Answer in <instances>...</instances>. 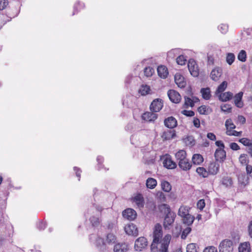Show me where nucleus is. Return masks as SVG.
Returning a JSON list of instances; mask_svg holds the SVG:
<instances>
[{
	"instance_id": "1",
	"label": "nucleus",
	"mask_w": 252,
	"mask_h": 252,
	"mask_svg": "<svg viewBox=\"0 0 252 252\" xmlns=\"http://www.w3.org/2000/svg\"><path fill=\"white\" fill-rule=\"evenodd\" d=\"M195 208L188 206H181L178 211V215L182 218L186 219V220H194L195 217L192 215Z\"/></svg>"
},
{
	"instance_id": "2",
	"label": "nucleus",
	"mask_w": 252,
	"mask_h": 252,
	"mask_svg": "<svg viewBox=\"0 0 252 252\" xmlns=\"http://www.w3.org/2000/svg\"><path fill=\"white\" fill-rule=\"evenodd\" d=\"M94 210L96 211V214L90 217V220H99V216L101 212L103 210V208L99 205L93 204L85 213V216L86 217H89L90 215H91L93 213H94Z\"/></svg>"
},
{
	"instance_id": "3",
	"label": "nucleus",
	"mask_w": 252,
	"mask_h": 252,
	"mask_svg": "<svg viewBox=\"0 0 252 252\" xmlns=\"http://www.w3.org/2000/svg\"><path fill=\"white\" fill-rule=\"evenodd\" d=\"M219 252H232L233 251V242L229 239H224L220 244Z\"/></svg>"
},
{
	"instance_id": "4",
	"label": "nucleus",
	"mask_w": 252,
	"mask_h": 252,
	"mask_svg": "<svg viewBox=\"0 0 252 252\" xmlns=\"http://www.w3.org/2000/svg\"><path fill=\"white\" fill-rule=\"evenodd\" d=\"M95 238V246L100 252H105L107 250V246L104 241V239L100 237L95 238L94 234H91L89 236V239Z\"/></svg>"
},
{
	"instance_id": "5",
	"label": "nucleus",
	"mask_w": 252,
	"mask_h": 252,
	"mask_svg": "<svg viewBox=\"0 0 252 252\" xmlns=\"http://www.w3.org/2000/svg\"><path fill=\"white\" fill-rule=\"evenodd\" d=\"M163 107V101L161 98L154 99L150 105V110L153 112H159Z\"/></svg>"
},
{
	"instance_id": "6",
	"label": "nucleus",
	"mask_w": 252,
	"mask_h": 252,
	"mask_svg": "<svg viewBox=\"0 0 252 252\" xmlns=\"http://www.w3.org/2000/svg\"><path fill=\"white\" fill-rule=\"evenodd\" d=\"M161 207L162 211L165 214L164 220H174L176 218V214L172 211L170 207L166 204H163Z\"/></svg>"
},
{
	"instance_id": "7",
	"label": "nucleus",
	"mask_w": 252,
	"mask_h": 252,
	"mask_svg": "<svg viewBox=\"0 0 252 252\" xmlns=\"http://www.w3.org/2000/svg\"><path fill=\"white\" fill-rule=\"evenodd\" d=\"M148 245L147 239L144 237H140L135 241L134 249L137 251H141Z\"/></svg>"
},
{
	"instance_id": "8",
	"label": "nucleus",
	"mask_w": 252,
	"mask_h": 252,
	"mask_svg": "<svg viewBox=\"0 0 252 252\" xmlns=\"http://www.w3.org/2000/svg\"><path fill=\"white\" fill-rule=\"evenodd\" d=\"M188 66L190 74L194 77H197L199 75V69L195 61L194 60H189Z\"/></svg>"
},
{
	"instance_id": "9",
	"label": "nucleus",
	"mask_w": 252,
	"mask_h": 252,
	"mask_svg": "<svg viewBox=\"0 0 252 252\" xmlns=\"http://www.w3.org/2000/svg\"><path fill=\"white\" fill-rule=\"evenodd\" d=\"M122 215L124 219L128 220H134L137 217L136 212L130 208L124 210L122 212Z\"/></svg>"
},
{
	"instance_id": "10",
	"label": "nucleus",
	"mask_w": 252,
	"mask_h": 252,
	"mask_svg": "<svg viewBox=\"0 0 252 252\" xmlns=\"http://www.w3.org/2000/svg\"><path fill=\"white\" fill-rule=\"evenodd\" d=\"M167 95L170 101L174 103H179L181 100L180 94L175 90H169L167 92Z\"/></svg>"
},
{
	"instance_id": "11",
	"label": "nucleus",
	"mask_w": 252,
	"mask_h": 252,
	"mask_svg": "<svg viewBox=\"0 0 252 252\" xmlns=\"http://www.w3.org/2000/svg\"><path fill=\"white\" fill-rule=\"evenodd\" d=\"M126 233L129 235L137 236L138 235V230L136 225L132 223L128 224L125 227Z\"/></svg>"
},
{
	"instance_id": "12",
	"label": "nucleus",
	"mask_w": 252,
	"mask_h": 252,
	"mask_svg": "<svg viewBox=\"0 0 252 252\" xmlns=\"http://www.w3.org/2000/svg\"><path fill=\"white\" fill-rule=\"evenodd\" d=\"M158 115L155 112H146L144 113L141 116L142 119L149 122H154L158 118Z\"/></svg>"
},
{
	"instance_id": "13",
	"label": "nucleus",
	"mask_w": 252,
	"mask_h": 252,
	"mask_svg": "<svg viewBox=\"0 0 252 252\" xmlns=\"http://www.w3.org/2000/svg\"><path fill=\"white\" fill-rule=\"evenodd\" d=\"M163 166L167 169H175L177 167V164L172 160L171 157L168 155L167 156L163 161Z\"/></svg>"
},
{
	"instance_id": "14",
	"label": "nucleus",
	"mask_w": 252,
	"mask_h": 252,
	"mask_svg": "<svg viewBox=\"0 0 252 252\" xmlns=\"http://www.w3.org/2000/svg\"><path fill=\"white\" fill-rule=\"evenodd\" d=\"M214 156L216 161L223 162L226 158V152L224 149H216Z\"/></svg>"
},
{
	"instance_id": "15",
	"label": "nucleus",
	"mask_w": 252,
	"mask_h": 252,
	"mask_svg": "<svg viewBox=\"0 0 252 252\" xmlns=\"http://www.w3.org/2000/svg\"><path fill=\"white\" fill-rule=\"evenodd\" d=\"M164 124L167 127L171 129L177 126V121L174 117L170 116L164 120Z\"/></svg>"
},
{
	"instance_id": "16",
	"label": "nucleus",
	"mask_w": 252,
	"mask_h": 252,
	"mask_svg": "<svg viewBox=\"0 0 252 252\" xmlns=\"http://www.w3.org/2000/svg\"><path fill=\"white\" fill-rule=\"evenodd\" d=\"M220 164L216 161L211 162L208 166V172L212 175H216L219 171Z\"/></svg>"
},
{
	"instance_id": "17",
	"label": "nucleus",
	"mask_w": 252,
	"mask_h": 252,
	"mask_svg": "<svg viewBox=\"0 0 252 252\" xmlns=\"http://www.w3.org/2000/svg\"><path fill=\"white\" fill-rule=\"evenodd\" d=\"M243 95V93L242 92H240L238 94H236L234 97V104L238 108H241L244 106L243 102L242 100Z\"/></svg>"
},
{
	"instance_id": "18",
	"label": "nucleus",
	"mask_w": 252,
	"mask_h": 252,
	"mask_svg": "<svg viewBox=\"0 0 252 252\" xmlns=\"http://www.w3.org/2000/svg\"><path fill=\"white\" fill-rule=\"evenodd\" d=\"M175 82L178 86L180 88H184L186 85V82L184 78L181 74L176 73L175 75Z\"/></svg>"
},
{
	"instance_id": "19",
	"label": "nucleus",
	"mask_w": 252,
	"mask_h": 252,
	"mask_svg": "<svg viewBox=\"0 0 252 252\" xmlns=\"http://www.w3.org/2000/svg\"><path fill=\"white\" fill-rule=\"evenodd\" d=\"M179 167L184 171H188L191 167V164L189 162V160L186 158L182 161L178 162Z\"/></svg>"
},
{
	"instance_id": "20",
	"label": "nucleus",
	"mask_w": 252,
	"mask_h": 252,
	"mask_svg": "<svg viewBox=\"0 0 252 252\" xmlns=\"http://www.w3.org/2000/svg\"><path fill=\"white\" fill-rule=\"evenodd\" d=\"M133 202L135 203L139 208H142L144 205V199L141 194H138L133 198Z\"/></svg>"
},
{
	"instance_id": "21",
	"label": "nucleus",
	"mask_w": 252,
	"mask_h": 252,
	"mask_svg": "<svg viewBox=\"0 0 252 252\" xmlns=\"http://www.w3.org/2000/svg\"><path fill=\"white\" fill-rule=\"evenodd\" d=\"M128 246L126 243H118L114 247V252H126L128 250Z\"/></svg>"
},
{
	"instance_id": "22",
	"label": "nucleus",
	"mask_w": 252,
	"mask_h": 252,
	"mask_svg": "<svg viewBox=\"0 0 252 252\" xmlns=\"http://www.w3.org/2000/svg\"><path fill=\"white\" fill-rule=\"evenodd\" d=\"M158 75L162 78H165L168 74L167 67L164 65H160L157 68Z\"/></svg>"
},
{
	"instance_id": "23",
	"label": "nucleus",
	"mask_w": 252,
	"mask_h": 252,
	"mask_svg": "<svg viewBox=\"0 0 252 252\" xmlns=\"http://www.w3.org/2000/svg\"><path fill=\"white\" fill-rule=\"evenodd\" d=\"M221 75V70L219 68L213 69L210 74L211 78L214 81H218Z\"/></svg>"
},
{
	"instance_id": "24",
	"label": "nucleus",
	"mask_w": 252,
	"mask_h": 252,
	"mask_svg": "<svg viewBox=\"0 0 252 252\" xmlns=\"http://www.w3.org/2000/svg\"><path fill=\"white\" fill-rule=\"evenodd\" d=\"M219 99L221 101H227L230 100L233 97V94L230 92L221 93L219 95Z\"/></svg>"
},
{
	"instance_id": "25",
	"label": "nucleus",
	"mask_w": 252,
	"mask_h": 252,
	"mask_svg": "<svg viewBox=\"0 0 252 252\" xmlns=\"http://www.w3.org/2000/svg\"><path fill=\"white\" fill-rule=\"evenodd\" d=\"M176 136L174 130H167L165 131L162 135V137L165 140H170Z\"/></svg>"
},
{
	"instance_id": "26",
	"label": "nucleus",
	"mask_w": 252,
	"mask_h": 252,
	"mask_svg": "<svg viewBox=\"0 0 252 252\" xmlns=\"http://www.w3.org/2000/svg\"><path fill=\"white\" fill-rule=\"evenodd\" d=\"M202 97L205 100H209L211 98V90L209 88H202L200 90Z\"/></svg>"
},
{
	"instance_id": "27",
	"label": "nucleus",
	"mask_w": 252,
	"mask_h": 252,
	"mask_svg": "<svg viewBox=\"0 0 252 252\" xmlns=\"http://www.w3.org/2000/svg\"><path fill=\"white\" fill-rule=\"evenodd\" d=\"M239 252H250L251 248L249 242H245L241 244L239 247Z\"/></svg>"
},
{
	"instance_id": "28",
	"label": "nucleus",
	"mask_w": 252,
	"mask_h": 252,
	"mask_svg": "<svg viewBox=\"0 0 252 252\" xmlns=\"http://www.w3.org/2000/svg\"><path fill=\"white\" fill-rule=\"evenodd\" d=\"M187 154L185 151L184 150H179L178 152H177L175 154V157L177 160L179 162L180 161H182L184 159L187 158Z\"/></svg>"
},
{
	"instance_id": "29",
	"label": "nucleus",
	"mask_w": 252,
	"mask_h": 252,
	"mask_svg": "<svg viewBox=\"0 0 252 252\" xmlns=\"http://www.w3.org/2000/svg\"><path fill=\"white\" fill-rule=\"evenodd\" d=\"M192 161L194 164L199 165L203 161V158L200 154H194L192 158Z\"/></svg>"
},
{
	"instance_id": "30",
	"label": "nucleus",
	"mask_w": 252,
	"mask_h": 252,
	"mask_svg": "<svg viewBox=\"0 0 252 252\" xmlns=\"http://www.w3.org/2000/svg\"><path fill=\"white\" fill-rule=\"evenodd\" d=\"M151 91L150 87L147 85H142L139 90V93L142 95H146L149 94Z\"/></svg>"
},
{
	"instance_id": "31",
	"label": "nucleus",
	"mask_w": 252,
	"mask_h": 252,
	"mask_svg": "<svg viewBox=\"0 0 252 252\" xmlns=\"http://www.w3.org/2000/svg\"><path fill=\"white\" fill-rule=\"evenodd\" d=\"M157 180L153 178H149L146 181V186L148 188L153 189L157 186Z\"/></svg>"
},
{
	"instance_id": "32",
	"label": "nucleus",
	"mask_w": 252,
	"mask_h": 252,
	"mask_svg": "<svg viewBox=\"0 0 252 252\" xmlns=\"http://www.w3.org/2000/svg\"><path fill=\"white\" fill-rule=\"evenodd\" d=\"M222 184L226 187L232 186L233 181L231 177L228 176L223 177L222 179Z\"/></svg>"
},
{
	"instance_id": "33",
	"label": "nucleus",
	"mask_w": 252,
	"mask_h": 252,
	"mask_svg": "<svg viewBox=\"0 0 252 252\" xmlns=\"http://www.w3.org/2000/svg\"><path fill=\"white\" fill-rule=\"evenodd\" d=\"M85 7V4L83 3H81L80 1H78L74 5L73 12L72 15H74L77 14L80 10L83 8Z\"/></svg>"
},
{
	"instance_id": "34",
	"label": "nucleus",
	"mask_w": 252,
	"mask_h": 252,
	"mask_svg": "<svg viewBox=\"0 0 252 252\" xmlns=\"http://www.w3.org/2000/svg\"><path fill=\"white\" fill-rule=\"evenodd\" d=\"M161 186L162 189L165 192H168L171 190L170 184L166 181H161Z\"/></svg>"
},
{
	"instance_id": "35",
	"label": "nucleus",
	"mask_w": 252,
	"mask_h": 252,
	"mask_svg": "<svg viewBox=\"0 0 252 252\" xmlns=\"http://www.w3.org/2000/svg\"><path fill=\"white\" fill-rule=\"evenodd\" d=\"M106 242L109 245L115 244L116 241V237L113 233H108L106 236Z\"/></svg>"
},
{
	"instance_id": "36",
	"label": "nucleus",
	"mask_w": 252,
	"mask_h": 252,
	"mask_svg": "<svg viewBox=\"0 0 252 252\" xmlns=\"http://www.w3.org/2000/svg\"><path fill=\"white\" fill-rule=\"evenodd\" d=\"M179 54V50L178 49H173L167 53V58L168 59H174Z\"/></svg>"
},
{
	"instance_id": "37",
	"label": "nucleus",
	"mask_w": 252,
	"mask_h": 252,
	"mask_svg": "<svg viewBox=\"0 0 252 252\" xmlns=\"http://www.w3.org/2000/svg\"><path fill=\"white\" fill-rule=\"evenodd\" d=\"M154 235L162 236V226L159 223H157L154 228Z\"/></svg>"
},
{
	"instance_id": "38",
	"label": "nucleus",
	"mask_w": 252,
	"mask_h": 252,
	"mask_svg": "<svg viewBox=\"0 0 252 252\" xmlns=\"http://www.w3.org/2000/svg\"><path fill=\"white\" fill-rule=\"evenodd\" d=\"M198 248V247L197 248L196 244L190 243L187 246V252H198L197 250Z\"/></svg>"
},
{
	"instance_id": "39",
	"label": "nucleus",
	"mask_w": 252,
	"mask_h": 252,
	"mask_svg": "<svg viewBox=\"0 0 252 252\" xmlns=\"http://www.w3.org/2000/svg\"><path fill=\"white\" fill-rule=\"evenodd\" d=\"M182 231V226L177 224L172 230V235L173 237H178L181 234Z\"/></svg>"
},
{
	"instance_id": "40",
	"label": "nucleus",
	"mask_w": 252,
	"mask_h": 252,
	"mask_svg": "<svg viewBox=\"0 0 252 252\" xmlns=\"http://www.w3.org/2000/svg\"><path fill=\"white\" fill-rule=\"evenodd\" d=\"M227 87V83L226 81H223L218 87L216 94H218L222 93V92L225 90Z\"/></svg>"
},
{
	"instance_id": "41",
	"label": "nucleus",
	"mask_w": 252,
	"mask_h": 252,
	"mask_svg": "<svg viewBox=\"0 0 252 252\" xmlns=\"http://www.w3.org/2000/svg\"><path fill=\"white\" fill-rule=\"evenodd\" d=\"M225 126L227 130H232V129H235L236 127L235 125L233 123L232 120L230 119L226 120Z\"/></svg>"
},
{
	"instance_id": "42",
	"label": "nucleus",
	"mask_w": 252,
	"mask_h": 252,
	"mask_svg": "<svg viewBox=\"0 0 252 252\" xmlns=\"http://www.w3.org/2000/svg\"><path fill=\"white\" fill-rule=\"evenodd\" d=\"M235 56L233 53H229L226 55V61L229 65H231L234 62Z\"/></svg>"
},
{
	"instance_id": "43",
	"label": "nucleus",
	"mask_w": 252,
	"mask_h": 252,
	"mask_svg": "<svg viewBox=\"0 0 252 252\" xmlns=\"http://www.w3.org/2000/svg\"><path fill=\"white\" fill-rule=\"evenodd\" d=\"M196 172L200 176L205 178L208 176V172L204 167H199L197 168Z\"/></svg>"
},
{
	"instance_id": "44",
	"label": "nucleus",
	"mask_w": 252,
	"mask_h": 252,
	"mask_svg": "<svg viewBox=\"0 0 252 252\" xmlns=\"http://www.w3.org/2000/svg\"><path fill=\"white\" fill-rule=\"evenodd\" d=\"M154 71V69L150 66L146 67L144 69V75L147 77L152 76Z\"/></svg>"
},
{
	"instance_id": "45",
	"label": "nucleus",
	"mask_w": 252,
	"mask_h": 252,
	"mask_svg": "<svg viewBox=\"0 0 252 252\" xmlns=\"http://www.w3.org/2000/svg\"><path fill=\"white\" fill-rule=\"evenodd\" d=\"M239 160L241 164L243 165H247L249 162V160L247 158V155L246 154H241Z\"/></svg>"
},
{
	"instance_id": "46",
	"label": "nucleus",
	"mask_w": 252,
	"mask_h": 252,
	"mask_svg": "<svg viewBox=\"0 0 252 252\" xmlns=\"http://www.w3.org/2000/svg\"><path fill=\"white\" fill-rule=\"evenodd\" d=\"M185 98V103H184V107L188 108L189 106H190L191 107L194 106L193 102L191 98H190L188 96H185L184 97Z\"/></svg>"
},
{
	"instance_id": "47",
	"label": "nucleus",
	"mask_w": 252,
	"mask_h": 252,
	"mask_svg": "<svg viewBox=\"0 0 252 252\" xmlns=\"http://www.w3.org/2000/svg\"><path fill=\"white\" fill-rule=\"evenodd\" d=\"M97 162V169L100 170L104 168V165L102 164L104 161V158L101 156H98L96 158Z\"/></svg>"
},
{
	"instance_id": "48",
	"label": "nucleus",
	"mask_w": 252,
	"mask_h": 252,
	"mask_svg": "<svg viewBox=\"0 0 252 252\" xmlns=\"http://www.w3.org/2000/svg\"><path fill=\"white\" fill-rule=\"evenodd\" d=\"M237 58L240 61L245 62L246 61L247 58L246 52L244 50H242L239 53Z\"/></svg>"
},
{
	"instance_id": "49",
	"label": "nucleus",
	"mask_w": 252,
	"mask_h": 252,
	"mask_svg": "<svg viewBox=\"0 0 252 252\" xmlns=\"http://www.w3.org/2000/svg\"><path fill=\"white\" fill-rule=\"evenodd\" d=\"M238 180L242 184L244 185H246L249 183V178L245 174L240 175L238 177Z\"/></svg>"
},
{
	"instance_id": "50",
	"label": "nucleus",
	"mask_w": 252,
	"mask_h": 252,
	"mask_svg": "<svg viewBox=\"0 0 252 252\" xmlns=\"http://www.w3.org/2000/svg\"><path fill=\"white\" fill-rule=\"evenodd\" d=\"M187 59L183 55H179L176 59V62L179 65H184L186 64Z\"/></svg>"
},
{
	"instance_id": "51",
	"label": "nucleus",
	"mask_w": 252,
	"mask_h": 252,
	"mask_svg": "<svg viewBox=\"0 0 252 252\" xmlns=\"http://www.w3.org/2000/svg\"><path fill=\"white\" fill-rule=\"evenodd\" d=\"M47 225L46 221H37L36 223V226L39 230H44Z\"/></svg>"
},
{
	"instance_id": "52",
	"label": "nucleus",
	"mask_w": 252,
	"mask_h": 252,
	"mask_svg": "<svg viewBox=\"0 0 252 252\" xmlns=\"http://www.w3.org/2000/svg\"><path fill=\"white\" fill-rule=\"evenodd\" d=\"M218 30L222 34H225L228 32V26L226 24H221L218 26Z\"/></svg>"
},
{
	"instance_id": "53",
	"label": "nucleus",
	"mask_w": 252,
	"mask_h": 252,
	"mask_svg": "<svg viewBox=\"0 0 252 252\" xmlns=\"http://www.w3.org/2000/svg\"><path fill=\"white\" fill-rule=\"evenodd\" d=\"M191 228L190 227H187L182 232L181 234V238L182 239H186L188 234L190 232Z\"/></svg>"
},
{
	"instance_id": "54",
	"label": "nucleus",
	"mask_w": 252,
	"mask_h": 252,
	"mask_svg": "<svg viewBox=\"0 0 252 252\" xmlns=\"http://www.w3.org/2000/svg\"><path fill=\"white\" fill-rule=\"evenodd\" d=\"M242 131H237L236 130H226V133L227 135H233L235 136H240L242 134Z\"/></svg>"
},
{
	"instance_id": "55",
	"label": "nucleus",
	"mask_w": 252,
	"mask_h": 252,
	"mask_svg": "<svg viewBox=\"0 0 252 252\" xmlns=\"http://www.w3.org/2000/svg\"><path fill=\"white\" fill-rule=\"evenodd\" d=\"M239 142L242 143L245 146H247L249 147L252 144L250 140L246 138H242L239 140Z\"/></svg>"
},
{
	"instance_id": "56",
	"label": "nucleus",
	"mask_w": 252,
	"mask_h": 252,
	"mask_svg": "<svg viewBox=\"0 0 252 252\" xmlns=\"http://www.w3.org/2000/svg\"><path fill=\"white\" fill-rule=\"evenodd\" d=\"M221 110L223 112H230L231 107L230 104H225L221 106Z\"/></svg>"
},
{
	"instance_id": "57",
	"label": "nucleus",
	"mask_w": 252,
	"mask_h": 252,
	"mask_svg": "<svg viewBox=\"0 0 252 252\" xmlns=\"http://www.w3.org/2000/svg\"><path fill=\"white\" fill-rule=\"evenodd\" d=\"M205 206V200L204 199H200L197 203V208L202 210Z\"/></svg>"
},
{
	"instance_id": "58",
	"label": "nucleus",
	"mask_w": 252,
	"mask_h": 252,
	"mask_svg": "<svg viewBox=\"0 0 252 252\" xmlns=\"http://www.w3.org/2000/svg\"><path fill=\"white\" fill-rule=\"evenodd\" d=\"M198 112L202 115H205L207 114V109L205 105H201V106L199 107L197 109Z\"/></svg>"
},
{
	"instance_id": "59",
	"label": "nucleus",
	"mask_w": 252,
	"mask_h": 252,
	"mask_svg": "<svg viewBox=\"0 0 252 252\" xmlns=\"http://www.w3.org/2000/svg\"><path fill=\"white\" fill-rule=\"evenodd\" d=\"M182 113L187 117H192L194 115V112L192 110H184L182 111Z\"/></svg>"
},
{
	"instance_id": "60",
	"label": "nucleus",
	"mask_w": 252,
	"mask_h": 252,
	"mask_svg": "<svg viewBox=\"0 0 252 252\" xmlns=\"http://www.w3.org/2000/svg\"><path fill=\"white\" fill-rule=\"evenodd\" d=\"M171 237L169 234L166 235L162 239V243L163 244L169 245L170 242Z\"/></svg>"
},
{
	"instance_id": "61",
	"label": "nucleus",
	"mask_w": 252,
	"mask_h": 252,
	"mask_svg": "<svg viewBox=\"0 0 252 252\" xmlns=\"http://www.w3.org/2000/svg\"><path fill=\"white\" fill-rule=\"evenodd\" d=\"M7 0H0V10L4 9L8 5Z\"/></svg>"
},
{
	"instance_id": "62",
	"label": "nucleus",
	"mask_w": 252,
	"mask_h": 252,
	"mask_svg": "<svg viewBox=\"0 0 252 252\" xmlns=\"http://www.w3.org/2000/svg\"><path fill=\"white\" fill-rule=\"evenodd\" d=\"M135 128V126L132 123H129L126 126L125 129L126 131H131Z\"/></svg>"
},
{
	"instance_id": "63",
	"label": "nucleus",
	"mask_w": 252,
	"mask_h": 252,
	"mask_svg": "<svg viewBox=\"0 0 252 252\" xmlns=\"http://www.w3.org/2000/svg\"><path fill=\"white\" fill-rule=\"evenodd\" d=\"M203 252H217V250L216 247L214 246H210L208 248H206Z\"/></svg>"
},
{
	"instance_id": "64",
	"label": "nucleus",
	"mask_w": 252,
	"mask_h": 252,
	"mask_svg": "<svg viewBox=\"0 0 252 252\" xmlns=\"http://www.w3.org/2000/svg\"><path fill=\"white\" fill-rule=\"evenodd\" d=\"M246 172L247 174L252 177V166L250 165H247L246 166Z\"/></svg>"
}]
</instances>
